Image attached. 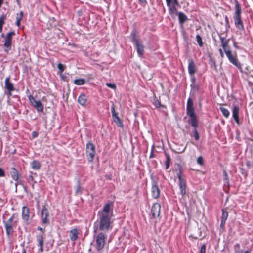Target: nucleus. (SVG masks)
<instances>
[{"mask_svg":"<svg viewBox=\"0 0 253 253\" xmlns=\"http://www.w3.org/2000/svg\"><path fill=\"white\" fill-rule=\"evenodd\" d=\"M112 210V204L107 203L105 204L102 210L98 211L97 216L99 220V229L100 230H108L111 228Z\"/></svg>","mask_w":253,"mask_h":253,"instance_id":"1","label":"nucleus"},{"mask_svg":"<svg viewBox=\"0 0 253 253\" xmlns=\"http://www.w3.org/2000/svg\"><path fill=\"white\" fill-rule=\"evenodd\" d=\"M17 216V214L14 213L9 219L3 221L6 233L8 236L12 235L14 232V228L16 227L17 224V221L15 220Z\"/></svg>","mask_w":253,"mask_h":253,"instance_id":"2","label":"nucleus"},{"mask_svg":"<svg viewBox=\"0 0 253 253\" xmlns=\"http://www.w3.org/2000/svg\"><path fill=\"white\" fill-rule=\"evenodd\" d=\"M235 12L233 16L235 25L238 30L243 31L244 30V27L241 19V8L237 0H235Z\"/></svg>","mask_w":253,"mask_h":253,"instance_id":"3","label":"nucleus"},{"mask_svg":"<svg viewBox=\"0 0 253 253\" xmlns=\"http://www.w3.org/2000/svg\"><path fill=\"white\" fill-rule=\"evenodd\" d=\"M15 35V32L12 31L8 33L5 37L3 46L5 47L4 51L6 53H8L9 51L11 49L12 37Z\"/></svg>","mask_w":253,"mask_h":253,"instance_id":"4","label":"nucleus"},{"mask_svg":"<svg viewBox=\"0 0 253 253\" xmlns=\"http://www.w3.org/2000/svg\"><path fill=\"white\" fill-rule=\"evenodd\" d=\"M167 5L169 8L170 15H174L177 13V7L179 6L177 0H166Z\"/></svg>","mask_w":253,"mask_h":253,"instance_id":"5","label":"nucleus"},{"mask_svg":"<svg viewBox=\"0 0 253 253\" xmlns=\"http://www.w3.org/2000/svg\"><path fill=\"white\" fill-rule=\"evenodd\" d=\"M86 153L88 161L92 162L94 159L95 154V147L94 145L90 141L86 144Z\"/></svg>","mask_w":253,"mask_h":253,"instance_id":"6","label":"nucleus"},{"mask_svg":"<svg viewBox=\"0 0 253 253\" xmlns=\"http://www.w3.org/2000/svg\"><path fill=\"white\" fill-rule=\"evenodd\" d=\"M106 236L103 233H98L96 237V248L98 251L102 250L105 245Z\"/></svg>","mask_w":253,"mask_h":253,"instance_id":"7","label":"nucleus"},{"mask_svg":"<svg viewBox=\"0 0 253 253\" xmlns=\"http://www.w3.org/2000/svg\"><path fill=\"white\" fill-rule=\"evenodd\" d=\"M224 51L230 63L238 68H241L240 63L238 62L236 55H233L230 48Z\"/></svg>","mask_w":253,"mask_h":253,"instance_id":"8","label":"nucleus"},{"mask_svg":"<svg viewBox=\"0 0 253 253\" xmlns=\"http://www.w3.org/2000/svg\"><path fill=\"white\" fill-rule=\"evenodd\" d=\"M132 37V42L134 43L136 46L137 52L139 56H142L144 52V46L139 42V39L136 38L135 32H132L131 34Z\"/></svg>","mask_w":253,"mask_h":253,"instance_id":"9","label":"nucleus"},{"mask_svg":"<svg viewBox=\"0 0 253 253\" xmlns=\"http://www.w3.org/2000/svg\"><path fill=\"white\" fill-rule=\"evenodd\" d=\"M41 216L43 224L48 225L49 224V220L48 219L49 212L45 206H43L41 211Z\"/></svg>","mask_w":253,"mask_h":253,"instance_id":"10","label":"nucleus"},{"mask_svg":"<svg viewBox=\"0 0 253 253\" xmlns=\"http://www.w3.org/2000/svg\"><path fill=\"white\" fill-rule=\"evenodd\" d=\"M188 71L190 76L192 77V81H194L195 78L193 76L196 72V68L193 60L191 59L188 60Z\"/></svg>","mask_w":253,"mask_h":253,"instance_id":"11","label":"nucleus"},{"mask_svg":"<svg viewBox=\"0 0 253 253\" xmlns=\"http://www.w3.org/2000/svg\"><path fill=\"white\" fill-rule=\"evenodd\" d=\"M161 206L160 204L156 203L154 204L151 208V214L153 218L159 217L160 214Z\"/></svg>","mask_w":253,"mask_h":253,"instance_id":"12","label":"nucleus"},{"mask_svg":"<svg viewBox=\"0 0 253 253\" xmlns=\"http://www.w3.org/2000/svg\"><path fill=\"white\" fill-rule=\"evenodd\" d=\"M45 234L44 233L39 234L36 236L37 241L38 243V245L40 247L39 250L42 253L43 251L44 240L45 239Z\"/></svg>","mask_w":253,"mask_h":253,"instance_id":"13","label":"nucleus"},{"mask_svg":"<svg viewBox=\"0 0 253 253\" xmlns=\"http://www.w3.org/2000/svg\"><path fill=\"white\" fill-rule=\"evenodd\" d=\"M31 215L29 208L24 206L22 209V218L24 221H27Z\"/></svg>","mask_w":253,"mask_h":253,"instance_id":"14","label":"nucleus"},{"mask_svg":"<svg viewBox=\"0 0 253 253\" xmlns=\"http://www.w3.org/2000/svg\"><path fill=\"white\" fill-rule=\"evenodd\" d=\"M232 117L236 123L239 125L240 121L239 118V107L238 106H234L232 109Z\"/></svg>","mask_w":253,"mask_h":253,"instance_id":"15","label":"nucleus"},{"mask_svg":"<svg viewBox=\"0 0 253 253\" xmlns=\"http://www.w3.org/2000/svg\"><path fill=\"white\" fill-rule=\"evenodd\" d=\"M151 192L152 197L157 199L159 198L160 196V189L158 188L157 184L155 182L152 183V188H151Z\"/></svg>","mask_w":253,"mask_h":253,"instance_id":"16","label":"nucleus"},{"mask_svg":"<svg viewBox=\"0 0 253 253\" xmlns=\"http://www.w3.org/2000/svg\"><path fill=\"white\" fill-rule=\"evenodd\" d=\"M179 180V187L180 191V193L182 196H184L185 195L186 191V180L184 178L178 179Z\"/></svg>","mask_w":253,"mask_h":253,"instance_id":"17","label":"nucleus"},{"mask_svg":"<svg viewBox=\"0 0 253 253\" xmlns=\"http://www.w3.org/2000/svg\"><path fill=\"white\" fill-rule=\"evenodd\" d=\"M78 238V231L77 228H73L70 231V238L73 242H75Z\"/></svg>","mask_w":253,"mask_h":253,"instance_id":"18","label":"nucleus"},{"mask_svg":"<svg viewBox=\"0 0 253 253\" xmlns=\"http://www.w3.org/2000/svg\"><path fill=\"white\" fill-rule=\"evenodd\" d=\"M10 77H8L5 80V87L7 91H13L14 90V85L10 82Z\"/></svg>","mask_w":253,"mask_h":253,"instance_id":"19","label":"nucleus"},{"mask_svg":"<svg viewBox=\"0 0 253 253\" xmlns=\"http://www.w3.org/2000/svg\"><path fill=\"white\" fill-rule=\"evenodd\" d=\"M220 41L221 43V46L224 51H225L230 48L228 45V40L226 39L225 38L219 36Z\"/></svg>","mask_w":253,"mask_h":253,"instance_id":"20","label":"nucleus"},{"mask_svg":"<svg viewBox=\"0 0 253 253\" xmlns=\"http://www.w3.org/2000/svg\"><path fill=\"white\" fill-rule=\"evenodd\" d=\"M33 105L36 109L38 112H43V105L42 104L40 100L37 101Z\"/></svg>","mask_w":253,"mask_h":253,"instance_id":"21","label":"nucleus"},{"mask_svg":"<svg viewBox=\"0 0 253 253\" xmlns=\"http://www.w3.org/2000/svg\"><path fill=\"white\" fill-rule=\"evenodd\" d=\"M188 123L194 128H196L198 126V121L197 120L196 116L190 117L188 120Z\"/></svg>","mask_w":253,"mask_h":253,"instance_id":"22","label":"nucleus"},{"mask_svg":"<svg viewBox=\"0 0 253 253\" xmlns=\"http://www.w3.org/2000/svg\"><path fill=\"white\" fill-rule=\"evenodd\" d=\"M78 101L80 105L82 106L85 105L87 101L86 95L84 94H81L78 97Z\"/></svg>","mask_w":253,"mask_h":253,"instance_id":"23","label":"nucleus"},{"mask_svg":"<svg viewBox=\"0 0 253 253\" xmlns=\"http://www.w3.org/2000/svg\"><path fill=\"white\" fill-rule=\"evenodd\" d=\"M175 171L178 179L183 178L182 176V168L180 164H177L175 167Z\"/></svg>","mask_w":253,"mask_h":253,"instance_id":"24","label":"nucleus"},{"mask_svg":"<svg viewBox=\"0 0 253 253\" xmlns=\"http://www.w3.org/2000/svg\"><path fill=\"white\" fill-rule=\"evenodd\" d=\"M113 119L114 122L116 123V124L119 127L121 128H123L124 125L120 119V118L119 117V116L117 115H115V116L112 117Z\"/></svg>","mask_w":253,"mask_h":253,"instance_id":"25","label":"nucleus"},{"mask_svg":"<svg viewBox=\"0 0 253 253\" xmlns=\"http://www.w3.org/2000/svg\"><path fill=\"white\" fill-rule=\"evenodd\" d=\"M31 168L35 170H39L40 169L41 165L40 163L37 160H34L31 163Z\"/></svg>","mask_w":253,"mask_h":253,"instance_id":"26","label":"nucleus"},{"mask_svg":"<svg viewBox=\"0 0 253 253\" xmlns=\"http://www.w3.org/2000/svg\"><path fill=\"white\" fill-rule=\"evenodd\" d=\"M11 175L13 180H14L16 181H18L19 175L17 170L15 168H12Z\"/></svg>","mask_w":253,"mask_h":253,"instance_id":"27","label":"nucleus"},{"mask_svg":"<svg viewBox=\"0 0 253 253\" xmlns=\"http://www.w3.org/2000/svg\"><path fill=\"white\" fill-rule=\"evenodd\" d=\"M178 19L180 23H183L188 19L187 17L182 12H179L178 14Z\"/></svg>","mask_w":253,"mask_h":253,"instance_id":"28","label":"nucleus"},{"mask_svg":"<svg viewBox=\"0 0 253 253\" xmlns=\"http://www.w3.org/2000/svg\"><path fill=\"white\" fill-rule=\"evenodd\" d=\"M186 111H187V115L189 116V117H193L194 116H195V112H194V109L193 106H191L190 107H186Z\"/></svg>","mask_w":253,"mask_h":253,"instance_id":"29","label":"nucleus"},{"mask_svg":"<svg viewBox=\"0 0 253 253\" xmlns=\"http://www.w3.org/2000/svg\"><path fill=\"white\" fill-rule=\"evenodd\" d=\"M219 109L221 111L223 115L225 118H228V117L229 116V115H230V112L228 110H227V109H226L224 107H220Z\"/></svg>","mask_w":253,"mask_h":253,"instance_id":"30","label":"nucleus"},{"mask_svg":"<svg viewBox=\"0 0 253 253\" xmlns=\"http://www.w3.org/2000/svg\"><path fill=\"white\" fill-rule=\"evenodd\" d=\"M6 19V16L4 14H2L0 16V32L1 33L2 31L3 25L4 24V21Z\"/></svg>","mask_w":253,"mask_h":253,"instance_id":"31","label":"nucleus"},{"mask_svg":"<svg viewBox=\"0 0 253 253\" xmlns=\"http://www.w3.org/2000/svg\"><path fill=\"white\" fill-rule=\"evenodd\" d=\"M33 174H34L35 175H37L36 173L31 172V174L28 177V181L29 183H30L33 186L36 183V182L34 181Z\"/></svg>","mask_w":253,"mask_h":253,"instance_id":"32","label":"nucleus"},{"mask_svg":"<svg viewBox=\"0 0 253 253\" xmlns=\"http://www.w3.org/2000/svg\"><path fill=\"white\" fill-rule=\"evenodd\" d=\"M57 68L59 69V71L58 72V74L60 75H62L63 71H64V70L65 69V66L64 65L62 64V63H59L57 65Z\"/></svg>","mask_w":253,"mask_h":253,"instance_id":"33","label":"nucleus"},{"mask_svg":"<svg viewBox=\"0 0 253 253\" xmlns=\"http://www.w3.org/2000/svg\"><path fill=\"white\" fill-rule=\"evenodd\" d=\"M234 250L235 253H243V251L240 249V245L238 243L234 245Z\"/></svg>","mask_w":253,"mask_h":253,"instance_id":"34","label":"nucleus"},{"mask_svg":"<svg viewBox=\"0 0 253 253\" xmlns=\"http://www.w3.org/2000/svg\"><path fill=\"white\" fill-rule=\"evenodd\" d=\"M74 83L76 85H81L85 83V81L83 79H76L74 81Z\"/></svg>","mask_w":253,"mask_h":253,"instance_id":"35","label":"nucleus"},{"mask_svg":"<svg viewBox=\"0 0 253 253\" xmlns=\"http://www.w3.org/2000/svg\"><path fill=\"white\" fill-rule=\"evenodd\" d=\"M23 13L22 11H21L20 12V15L18 16H17L16 17V21L15 23V24L17 26H19L20 25V21L23 17Z\"/></svg>","mask_w":253,"mask_h":253,"instance_id":"36","label":"nucleus"},{"mask_svg":"<svg viewBox=\"0 0 253 253\" xmlns=\"http://www.w3.org/2000/svg\"><path fill=\"white\" fill-rule=\"evenodd\" d=\"M165 155L166 156V161L165 162L166 169H168L170 165V157L168 154L166 153L165 154Z\"/></svg>","mask_w":253,"mask_h":253,"instance_id":"37","label":"nucleus"},{"mask_svg":"<svg viewBox=\"0 0 253 253\" xmlns=\"http://www.w3.org/2000/svg\"><path fill=\"white\" fill-rule=\"evenodd\" d=\"M196 38V40H197V43H198V45H199V46H200V47L203 46V44L202 39V38L201 37V36L199 35H197Z\"/></svg>","mask_w":253,"mask_h":253,"instance_id":"38","label":"nucleus"},{"mask_svg":"<svg viewBox=\"0 0 253 253\" xmlns=\"http://www.w3.org/2000/svg\"><path fill=\"white\" fill-rule=\"evenodd\" d=\"M76 194H81L82 193V188L81 187V185L80 184L79 181H78V184L76 187V191H75Z\"/></svg>","mask_w":253,"mask_h":253,"instance_id":"39","label":"nucleus"},{"mask_svg":"<svg viewBox=\"0 0 253 253\" xmlns=\"http://www.w3.org/2000/svg\"><path fill=\"white\" fill-rule=\"evenodd\" d=\"M228 216V212L227 211H226L224 210H222L221 220H224L226 221Z\"/></svg>","mask_w":253,"mask_h":253,"instance_id":"40","label":"nucleus"},{"mask_svg":"<svg viewBox=\"0 0 253 253\" xmlns=\"http://www.w3.org/2000/svg\"><path fill=\"white\" fill-rule=\"evenodd\" d=\"M193 136L196 140H198L199 139V135L196 128H194L193 130Z\"/></svg>","mask_w":253,"mask_h":253,"instance_id":"41","label":"nucleus"},{"mask_svg":"<svg viewBox=\"0 0 253 253\" xmlns=\"http://www.w3.org/2000/svg\"><path fill=\"white\" fill-rule=\"evenodd\" d=\"M28 99L30 102L31 104H32V105H33V104H34L35 102L37 101V100L35 99L34 97L32 95H30L28 96Z\"/></svg>","mask_w":253,"mask_h":253,"instance_id":"42","label":"nucleus"},{"mask_svg":"<svg viewBox=\"0 0 253 253\" xmlns=\"http://www.w3.org/2000/svg\"><path fill=\"white\" fill-rule=\"evenodd\" d=\"M197 162L200 165H203L204 164L203 159L202 156H199L197 159Z\"/></svg>","mask_w":253,"mask_h":253,"instance_id":"43","label":"nucleus"},{"mask_svg":"<svg viewBox=\"0 0 253 253\" xmlns=\"http://www.w3.org/2000/svg\"><path fill=\"white\" fill-rule=\"evenodd\" d=\"M106 85L107 86L112 89H115L116 88V86L114 84L107 83Z\"/></svg>","mask_w":253,"mask_h":253,"instance_id":"44","label":"nucleus"},{"mask_svg":"<svg viewBox=\"0 0 253 253\" xmlns=\"http://www.w3.org/2000/svg\"><path fill=\"white\" fill-rule=\"evenodd\" d=\"M191 106H193V101L192 100V99L190 98H189L188 100H187V107H190Z\"/></svg>","mask_w":253,"mask_h":253,"instance_id":"45","label":"nucleus"},{"mask_svg":"<svg viewBox=\"0 0 253 253\" xmlns=\"http://www.w3.org/2000/svg\"><path fill=\"white\" fill-rule=\"evenodd\" d=\"M206 245L205 244H203L201 247L200 253H206Z\"/></svg>","mask_w":253,"mask_h":253,"instance_id":"46","label":"nucleus"},{"mask_svg":"<svg viewBox=\"0 0 253 253\" xmlns=\"http://www.w3.org/2000/svg\"><path fill=\"white\" fill-rule=\"evenodd\" d=\"M5 176V173L4 170L1 168H0V177H3Z\"/></svg>","mask_w":253,"mask_h":253,"instance_id":"47","label":"nucleus"},{"mask_svg":"<svg viewBox=\"0 0 253 253\" xmlns=\"http://www.w3.org/2000/svg\"><path fill=\"white\" fill-rule=\"evenodd\" d=\"M111 110L112 114V117L115 116V115H117L114 106L111 107Z\"/></svg>","mask_w":253,"mask_h":253,"instance_id":"48","label":"nucleus"},{"mask_svg":"<svg viewBox=\"0 0 253 253\" xmlns=\"http://www.w3.org/2000/svg\"><path fill=\"white\" fill-rule=\"evenodd\" d=\"M138 1L141 3L142 4H144V5H145L147 2V0H138Z\"/></svg>","mask_w":253,"mask_h":253,"instance_id":"49","label":"nucleus"},{"mask_svg":"<svg viewBox=\"0 0 253 253\" xmlns=\"http://www.w3.org/2000/svg\"><path fill=\"white\" fill-rule=\"evenodd\" d=\"M219 52L220 53V56L221 57V58H223L224 53H223V50L222 49H219Z\"/></svg>","mask_w":253,"mask_h":253,"instance_id":"50","label":"nucleus"},{"mask_svg":"<svg viewBox=\"0 0 253 253\" xmlns=\"http://www.w3.org/2000/svg\"><path fill=\"white\" fill-rule=\"evenodd\" d=\"M160 104H161V103H160V101H156L155 104V106H156L157 107H159V106H160Z\"/></svg>","mask_w":253,"mask_h":253,"instance_id":"51","label":"nucleus"},{"mask_svg":"<svg viewBox=\"0 0 253 253\" xmlns=\"http://www.w3.org/2000/svg\"><path fill=\"white\" fill-rule=\"evenodd\" d=\"M226 220H221L220 226L223 227L225 224Z\"/></svg>","mask_w":253,"mask_h":253,"instance_id":"52","label":"nucleus"},{"mask_svg":"<svg viewBox=\"0 0 253 253\" xmlns=\"http://www.w3.org/2000/svg\"><path fill=\"white\" fill-rule=\"evenodd\" d=\"M233 46L235 48L239 49V47L237 45V43L236 42H234L233 43Z\"/></svg>","mask_w":253,"mask_h":253,"instance_id":"53","label":"nucleus"},{"mask_svg":"<svg viewBox=\"0 0 253 253\" xmlns=\"http://www.w3.org/2000/svg\"><path fill=\"white\" fill-rule=\"evenodd\" d=\"M38 230L42 232V233H44V230H43V229L41 227H38Z\"/></svg>","mask_w":253,"mask_h":253,"instance_id":"54","label":"nucleus"},{"mask_svg":"<svg viewBox=\"0 0 253 253\" xmlns=\"http://www.w3.org/2000/svg\"><path fill=\"white\" fill-rule=\"evenodd\" d=\"M32 136H33V137H37V133H36V132H35V131H33V132H32Z\"/></svg>","mask_w":253,"mask_h":253,"instance_id":"55","label":"nucleus"},{"mask_svg":"<svg viewBox=\"0 0 253 253\" xmlns=\"http://www.w3.org/2000/svg\"><path fill=\"white\" fill-rule=\"evenodd\" d=\"M12 91H8V96H10L11 95V92Z\"/></svg>","mask_w":253,"mask_h":253,"instance_id":"56","label":"nucleus"},{"mask_svg":"<svg viewBox=\"0 0 253 253\" xmlns=\"http://www.w3.org/2000/svg\"><path fill=\"white\" fill-rule=\"evenodd\" d=\"M3 0H0V8L1 7Z\"/></svg>","mask_w":253,"mask_h":253,"instance_id":"57","label":"nucleus"},{"mask_svg":"<svg viewBox=\"0 0 253 253\" xmlns=\"http://www.w3.org/2000/svg\"><path fill=\"white\" fill-rule=\"evenodd\" d=\"M224 176L225 177V178H226L227 177V174L225 171H224Z\"/></svg>","mask_w":253,"mask_h":253,"instance_id":"58","label":"nucleus"},{"mask_svg":"<svg viewBox=\"0 0 253 253\" xmlns=\"http://www.w3.org/2000/svg\"><path fill=\"white\" fill-rule=\"evenodd\" d=\"M225 21H226V22L227 24H228V17H227V16L225 17Z\"/></svg>","mask_w":253,"mask_h":253,"instance_id":"59","label":"nucleus"},{"mask_svg":"<svg viewBox=\"0 0 253 253\" xmlns=\"http://www.w3.org/2000/svg\"><path fill=\"white\" fill-rule=\"evenodd\" d=\"M244 253H251L249 251H246Z\"/></svg>","mask_w":253,"mask_h":253,"instance_id":"60","label":"nucleus"},{"mask_svg":"<svg viewBox=\"0 0 253 253\" xmlns=\"http://www.w3.org/2000/svg\"><path fill=\"white\" fill-rule=\"evenodd\" d=\"M22 253H26V251L23 250Z\"/></svg>","mask_w":253,"mask_h":253,"instance_id":"61","label":"nucleus"},{"mask_svg":"<svg viewBox=\"0 0 253 253\" xmlns=\"http://www.w3.org/2000/svg\"><path fill=\"white\" fill-rule=\"evenodd\" d=\"M3 36H4V34H2L1 37H3Z\"/></svg>","mask_w":253,"mask_h":253,"instance_id":"62","label":"nucleus"},{"mask_svg":"<svg viewBox=\"0 0 253 253\" xmlns=\"http://www.w3.org/2000/svg\"><path fill=\"white\" fill-rule=\"evenodd\" d=\"M185 150V148H184V149L183 150V151H184Z\"/></svg>","mask_w":253,"mask_h":253,"instance_id":"63","label":"nucleus"},{"mask_svg":"<svg viewBox=\"0 0 253 253\" xmlns=\"http://www.w3.org/2000/svg\"><path fill=\"white\" fill-rule=\"evenodd\" d=\"M185 150V148H184V149L183 150V151H184Z\"/></svg>","mask_w":253,"mask_h":253,"instance_id":"64","label":"nucleus"}]
</instances>
